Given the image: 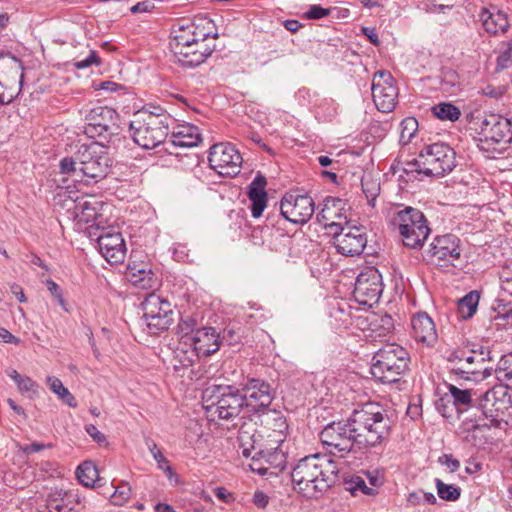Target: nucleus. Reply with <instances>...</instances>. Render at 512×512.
I'll return each instance as SVG.
<instances>
[{"instance_id":"nucleus-58","label":"nucleus","mask_w":512,"mask_h":512,"mask_svg":"<svg viewBox=\"0 0 512 512\" xmlns=\"http://www.w3.org/2000/svg\"><path fill=\"white\" fill-rule=\"evenodd\" d=\"M363 192L366 195V198L369 203L373 202L378 196L379 186L374 182H364L362 181Z\"/></svg>"},{"instance_id":"nucleus-62","label":"nucleus","mask_w":512,"mask_h":512,"mask_svg":"<svg viewBox=\"0 0 512 512\" xmlns=\"http://www.w3.org/2000/svg\"><path fill=\"white\" fill-rule=\"evenodd\" d=\"M46 286H47V289L49 290V292L51 293L52 296H54L57 301L59 302L60 305H64V299H63V295H62V291L59 287V285L54 282L52 279H48L46 281Z\"/></svg>"},{"instance_id":"nucleus-30","label":"nucleus","mask_w":512,"mask_h":512,"mask_svg":"<svg viewBox=\"0 0 512 512\" xmlns=\"http://www.w3.org/2000/svg\"><path fill=\"white\" fill-rule=\"evenodd\" d=\"M176 147H194L201 141L198 127L192 124L177 125L173 128L169 140Z\"/></svg>"},{"instance_id":"nucleus-14","label":"nucleus","mask_w":512,"mask_h":512,"mask_svg":"<svg viewBox=\"0 0 512 512\" xmlns=\"http://www.w3.org/2000/svg\"><path fill=\"white\" fill-rule=\"evenodd\" d=\"M383 292L382 275L373 266L365 267L357 276L353 296L360 305L372 307Z\"/></svg>"},{"instance_id":"nucleus-20","label":"nucleus","mask_w":512,"mask_h":512,"mask_svg":"<svg viewBox=\"0 0 512 512\" xmlns=\"http://www.w3.org/2000/svg\"><path fill=\"white\" fill-rule=\"evenodd\" d=\"M332 235L337 252L344 256H358L367 245V235L363 227L345 226L333 231Z\"/></svg>"},{"instance_id":"nucleus-40","label":"nucleus","mask_w":512,"mask_h":512,"mask_svg":"<svg viewBox=\"0 0 512 512\" xmlns=\"http://www.w3.org/2000/svg\"><path fill=\"white\" fill-rule=\"evenodd\" d=\"M76 475L82 485L93 487L98 477V469L91 461H85L77 467Z\"/></svg>"},{"instance_id":"nucleus-48","label":"nucleus","mask_w":512,"mask_h":512,"mask_svg":"<svg viewBox=\"0 0 512 512\" xmlns=\"http://www.w3.org/2000/svg\"><path fill=\"white\" fill-rule=\"evenodd\" d=\"M421 153H419L418 158H415L411 161H406L402 163V171L407 176L414 177L415 174H424V167L422 162Z\"/></svg>"},{"instance_id":"nucleus-43","label":"nucleus","mask_w":512,"mask_h":512,"mask_svg":"<svg viewBox=\"0 0 512 512\" xmlns=\"http://www.w3.org/2000/svg\"><path fill=\"white\" fill-rule=\"evenodd\" d=\"M435 486L437 489V494L442 500L454 502L457 501L461 496L460 487L452 484H446L439 478L435 479Z\"/></svg>"},{"instance_id":"nucleus-44","label":"nucleus","mask_w":512,"mask_h":512,"mask_svg":"<svg viewBox=\"0 0 512 512\" xmlns=\"http://www.w3.org/2000/svg\"><path fill=\"white\" fill-rule=\"evenodd\" d=\"M512 66V38L508 41L502 42L500 53L496 60V72H501Z\"/></svg>"},{"instance_id":"nucleus-42","label":"nucleus","mask_w":512,"mask_h":512,"mask_svg":"<svg viewBox=\"0 0 512 512\" xmlns=\"http://www.w3.org/2000/svg\"><path fill=\"white\" fill-rule=\"evenodd\" d=\"M433 115L440 120L456 121L459 119L461 112L458 107L451 103H439L432 108Z\"/></svg>"},{"instance_id":"nucleus-5","label":"nucleus","mask_w":512,"mask_h":512,"mask_svg":"<svg viewBox=\"0 0 512 512\" xmlns=\"http://www.w3.org/2000/svg\"><path fill=\"white\" fill-rule=\"evenodd\" d=\"M409 362V353L405 348L395 343L386 344L374 354L371 374L381 383H396L408 371Z\"/></svg>"},{"instance_id":"nucleus-33","label":"nucleus","mask_w":512,"mask_h":512,"mask_svg":"<svg viewBox=\"0 0 512 512\" xmlns=\"http://www.w3.org/2000/svg\"><path fill=\"white\" fill-rule=\"evenodd\" d=\"M127 275L133 285L142 289L152 288L155 282L151 269H146L143 265L129 264Z\"/></svg>"},{"instance_id":"nucleus-46","label":"nucleus","mask_w":512,"mask_h":512,"mask_svg":"<svg viewBox=\"0 0 512 512\" xmlns=\"http://www.w3.org/2000/svg\"><path fill=\"white\" fill-rule=\"evenodd\" d=\"M257 454L261 455L271 467L280 471L285 468V455L277 448L273 452L259 450Z\"/></svg>"},{"instance_id":"nucleus-11","label":"nucleus","mask_w":512,"mask_h":512,"mask_svg":"<svg viewBox=\"0 0 512 512\" xmlns=\"http://www.w3.org/2000/svg\"><path fill=\"white\" fill-rule=\"evenodd\" d=\"M119 114L107 106L91 108L85 115L84 133L89 138L108 139L119 133Z\"/></svg>"},{"instance_id":"nucleus-3","label":"nucleus","mask_w":512,"mask_h":512,"mask_svg":"<svg viewBox=\"0 0 512 512\" xmlns=\"http://www.w3.org/2000/svg\"><path fill=\"white\" fill-rule=\"evenodd\" d=\"M349 419L359 449L380 446L390 435L392 421L384 407L377 402L362 404L351 413Z\"/></svg>"},{"instance_id":"nucleus-28","label":"nucleus","mask_w":512,"mask_h":512,"mask_svg":"<svg viewBox=\"0 0 512 512\" xmlns=\"http://www.w3.org/2000/svg\"><path fill=\"white\" fill-rule=\"evenodd\" d=\"M412 336L417 342L428 346L433 345L437 339L435 324L425 312H419L411 319Z\"/></svg>"},{"instance_id":"nucleus-60","label":"nucleus","mask_w":512,"mask_h":512,"mask_svg":"<svg viewBox=\"0 0 512 512\" xmlns=\"http://www.w3.org/2000/svg\"><path fill=\"white\" fill-rule=\"evenodd\" d=\"M16 385L21 393L35 391L36 387V383L28 376H22Z\"/></svg>"},{"instance_id":"nucleus-1","label":"nucleus","mask_w":512,"mask_h":512,"mask_svg":"<svg viewBox=\"0 0 512 512\" xmlns=\"http://www.w3.org/2000/svg\"><path fill=\"white\" fill-rule=\"evenodd\" d=\"M290 474L294 490L313 499L320 497L336 482L338 466L330 456L313 454L300 459Z\"/></svg>"},{"instance_id":"nucleus-15","label":"nucleus","mask_w":512,"mask_h":512,"mask_svg":"<svg viewBox=\"0 0 512 512\" xmlns=\"http://www.w3.org/2000/svg\"><path fill=\"white\" fill-rule=\"evenodd\" d=\"M242 156L230 143L214 144L208 155L210 167L221 176L234 177L241 171Z\"/></svg>"},{"instance_id":"nucleus-55","label":"nucleus","mask_w":512,"mask_h":512,"mask_svg":"<svg viewBox=\"0 0 512 512\" xmlns=\"http://www.w3.org/2000/svg\"><path fill=\"white\" fill-rule=\"evenodd\" d=\"M458 76L456 72L452 70L443 71L442 77V89L445 91H449L451 88H454L458 85Z\"/></svg>"},{"instance_id":"nucleus-37","label":"nucleus","mask_w":512,"mask_h":512,"mask_svg":"<svg viewBox=\"0 0 512 512\" xmlns=\"http://www.w3.org/2000/svg\"><path fill=\"white\" fill-rule=\"evenodd\" d=\"M47 384L50 390L58 396V398L71 408L77 407V401L72 393L63 385L62 381L57 377H47Z\"/></svg>"},{"instance_id":"nucleus-10","label":"nucleus","mask_w":512,"mask_h":512,"mask_svg":"<svg viewBox=\"0 0 512 512\" xmlns=\"http://www.w3.org/2000/svg\"><path fill=\"white\" fill-rule=\"evenodd\" d=\"M425 176H444L456 166L455 151L445 143H433L421 150Z\"/></svg>"},{"instance_id":"nucleus-16","label":"nucleus","mask_w":512,"mask_h":512,"mask_svg":"<svg viewBox=\"0 0 512 512\" xmlns=\"http://www.w3.org/2000/svg\"><path fill=\"white\" fill-rule=\"evenodd\" d=\"M319 437L323 445L336 450L341 456L351 452L356 446V435L352 431L349 418L346 421L329 423Z\"/></svg>"},{"instance_id":"nucleus-34","label":"nucleus","mask_w":512,"mask_h":512,"mask_svg":"<svg viewBox=\"0 0 512 512\" xmlns=\"http://www.w3.org/2000/svg\"><path fill=\"white\" fill-rule=\"evenodd\" d=\"M258 416L261 418V423L274 432L283 434L288 428L286 418L279 410L268 407Z\"/></svg>"},{"instance_id":"nucleus-32","label":"nucleus","mask_w":512,"mask_h":512,"mask_svg":"<svg viewBox=\"0 0 512 512\" xmlns=\"http://www.w3.org/2000/svg\"><path fill=\"white\" fill-rule=\"evenodd\" d=\"M486 360H488V361L492 360V358L490 356V351H484L483 348H481L479 351L472 350L470 355L464 354V358H463L464 363L459 366L453 367L452 371L454 372L455 375H457L463 379L470 380L471 379L470 375H476V374L480 373V370H478L476 368L475 369L471 368L470 365L475 364V363L476 364L484 363Z\"/></svg>"},{"instance_id":"nucleus-39","label":"nucleus","mask_w":512,"mask_h":512,"mask_svg":"<svg viewBox=\"0 0 512 512\" xmlns=\"http://www.w3.org/2000/svg\"><path fill=\"white\" fill-rule=\"evenodd\" d=\"M98 202L97 201H79L75 204V214L80 221L86 223L94 221L98 216Z\"/></svg>"},{"instance_id":"nucleus-4","label":"nucleus","mask_w":512,"mask_h":512,"mask_svg":"<svg viewBox=\"0 0 512 512\" xmlns=\"http://www.w3.org/2000/svg\"><path fill=\"white\" fill-rule=\"evenodd\" d=\"M202 405L212 421L230 420L238 417L245 408V399L235 386L213 384L203 390Z\"/></svg>"},{"instance_id":"nucleus-29","label":"nucleus","mask_w":512,"mask_h":512,"mask_svg":"<svg viewBox=\"0 0 512 512\" xmlns=\"http://www.w3.org/2000/svg\"><path fill=\"white\" fill-rule=\"evenodd\" d=\"M78 502L79 499L76 493L56 489L49 493L46 507L48 512H78L75 508Z\"/></svg>"},{"instance_id":"nucleus-41","label":"nucleus","mask_w":512,"mask_h":512,"mask_svg":"<svg viewBox=\"0 0 512 512\" xmlns=\"http://www.w3.org/2000/svg\"><path fill=\"white\" fill-rule=\"evenodd\" d=\"M496 378L504 386H512V353L504 355L495 369Z\"/></svg>"},{"instance_id":"nucleus-26","label":"nucleus","mask_w":512,"mask_h":512,"mask_svg":"<svg viewBox=\"0 0 512 512\" xmlns=\"http://www.w3.org/2000/svg\"><path fill=\"white\" fill-rule=\"evenodd\" d=\"M193 349L199 357H207L220 348L219 335L213 327L197 329L192 337Z\"/></svg>"},{"instance_id":"nucleus-51","label":"nucleus","mask_w":512,"mask_h":512,"mask_svg":"<svg viewBox=\"0 0 512 512\" xmlns=\"http://www.w3.org/2000/svg\"><path fill=\"white\" fill-rule=\"evenodd\" d=\"M131 496V488L128 485H121L112 494V502L115 505L124 504Z\"/></svg>"},{"instance_id":"nucleus-64","label":"nucleus","mask_w":512,"mask_h":512,"mask_svg":"<svg viewBox=\"0 0 512 512\" xmlns=\"http://www.w3.org/2000/svg\"><path fill=\"white\" fill-rule=\"evenodd\" d=\"M298 95H299V97L307 99L308 102L310 104L314 105V106L319 105L320 99H319L318 95L315 92L312 93L308 89H300L298 91Z\"/></svg>"},{"instance_id":"nucleus-8","label":"nucleus","mask_w":512,"mask_h":512,"mask_svg":"<svg viewBox=\"0 0 512 512\" xmlns=\"http://www.w3.org/2000/svg\"><path fill=\"white\" fill-rule=\"evenodd\" d=\"M477 406L486 418L499 424L512 418V392L509 387L496 385L477 398Z\"/></svg>"},{"instance_id":"nucleus-49","label":"nucleus","mask_w":512,"mask_h":512,"mask_svg":"<svg viewBox=\"0 0 512 512\" xmlns=\"http://www.w3.org/2000/svg\"><path fill=\"white\" fill-rule=\"evenodd\" d=\"M418 127L417 120L413 117L405 118L401 122V140L408 142L414 136Z\"/></svg>"},{"instance_id":"nucleus-19","label":"nucleus","mask_w":512,"mask_h":512,"mask_svg":"<svg viewBox=\"0 0 512 512\" xmlns=\"http://www.w3.org/2000/svg\"><path fill=\"white\" fill-rule=\"evenodd\" d=\"M372 97L376 108L383 113L392 112L397 104L398 89L390 73L378 71L372 82Z\"/></svg>"},{"instance_id":"nucleus-13","label":"nucleus","mask_w":512,"mask_h":512,"mask_svg":"<svg viewBox=\"0 0 512 512\" xmlns=\"http://www.w3.org/2000/svg\"><path fill=\"white\" fill-rule=\"evenodd\" d=\"M241 387L245 408L253 414L267 410L275 398V389L263 379L248 377Z\"/></svg>"},{"instance_id":"nucleus-50","label":"nucleus","mask_w":512,"mask_h":512,"mask_svg":"<svg viewBox=\"0 0 512 512\" xmlns=\"http://www.w3.org/2000/svg\"><path fill=\"white\" fill-rule=\"evenodd\" d=\"M153 458L157 463L158 469L162 470L169 480H172V478L176 476L168 459L162 452H157Z\"/></svg>"},{"instance_id":"nucleus-36","label":"nucleus","mask_w":512,"mask_h":512,"mask_svg":"<svg viewBox=\"0 0 512 512\" xmlns=\"http://www.w3.org/2000/svg\"><path fill=\"white\" fill-rule=\"evenodd\" d=\"M237 439L239 446L242 449L243 456L250 457L252 451L256 448L255 429L253 428V425L247 423L241 425Z\"/></svg>"},{"instance_id":"nucleus-12","label":"nucleus","mask_w":512,"mask_h":512,"mask_svg":"<svg viewBox=\"0 0 512 512\" xmlns=\"http://www.w3.org/2000/svg\"><path fill=\"white\" fill-rule=\"evenodd\" d=\"M143 318L151 334H158L172 324V308L168 300L156 293L148 294L141 303Z\"/></svg>"},{"instance_id":"nucleus-23","label":"nucleus","mask_w":512,"mask_h":512,"mask_svg":"<svg viewBox=\"0 0 512 512\" xmlns=\"http://www.w3.org/2000/svg\"><path fill=\"white\" fill-rule=\"evenodd\" d=\"M172 41L170 43L173 53H182L183 48L196 40H209L210 33L198 30L194 23H177L172 29Z\"/></svg>"},{"instance_id":"nucleus-17","label":"nucleus","mask_w":512,"mask_h":512,"mask_svg":"<svg viewBox=\"0 0 512 512\" xmlns=\"http://www.w3.org/2000/svg\"><path fill=\"white\" fill-rule=\"evenodd\" d=\"M461 240L458 236L448 233L436 236L427 251L430 261L440 267L454 266L461 257Z\"/></svg>"},{"instance_id":"nucleus-31","label":"nucleus","mask_w":512,"mask_h":512,"mask_svg":"<svg viewBox=\"0 0 512 512\" xmlns=\"http://www.w3.org/2000/svg\"><path fill=\"white\" fill-rule=\"evenodd\" d=\"M24 67L22 62L10 53H0V73L7 77V81H13L21 91L24 80Z\"/></svg>"},{"instance_id":"nucleus-18","label":"nucleus","mask_w":512,"mask_h":512,"mask_svg":"<svg viewBox=\"0 0 512 512\" xmlns=\"http://www.w3.org/2000/svg\"><path fill=\"white\" fill-rule=\"evenodd\" d=\"M315 212V203L311 196L287 193L281 200L280 213L294 224H304Z\"/></svg>"},{"instance_id":"nucleus-53","label":"nucleus","mask_w":512,"mask_h":512,"mask_svg":"<svg viewBox=\"0 0 512 512\" xmlns=\"http://www.w3.org/2000/svg\"><path fill=\"white\" fill-rule=\"evenodd\" d=\"M93 64H96V65L100 64V59L97 55V52L94 50H90L89 55L85 59L74 60V62H73V66L76 69H85V68L90 67Z\"/></svg>"},{"instance_id":"nucleus-59","label":"nucleus","mask_w":512,"mask_h":512,"mask_svg":"<svg viewBox=\"0 0 512 512\" xmlns=\"http://www.w3.org/2000/svg\"><path fill=\"white\" fill-rule=\"evenodd\" d=\"M155 8V4L153 0H145L136 3L130 8L132 14L150 12Z\"/></svg>"},{"instance_id":"nucleus-61","label":"nucleus","mask_w":512,"mask_h":512,"mask_svg":"<svg viewBox=\"0 0 512 512\" xmlns=\"http://www.w3.org/2000/svg\"><path fill=\"white\" fill-rule=\"evenodd\" d=\"M85 430L87 434L98 444L101 445L106 443V436L102 432H100L95 425H86Z\"/></svg>"},{"instance_id":"nucleus-54","label":"nucleus","mask_w":512,"mask_h":512,"mask_svg":"<svg viewBox=\"0 0 512 512\" xmlns=\"http://www.w3.org/2000/svg\"><path fill=\"white\" fill-rule=\"evenodd\" d=\"M330 13L331 10L329 8H324L320 5H311L304 15L307 19H322L327 17Z\"/></svg>"},{"instance_id":"nucleus-6","label":"nucleus","mask_w":512,"mask_h":512,"mask_svg":"<svg viewBox=\"0 0 512 512\" xmlns=\"http://www.w3.org/2000/svg\"><path fill=\"white\" fill-rule=\"evenodd\" d=\"M394 224L399 230L403 244L412 249L421 248L431 231L424 214L413 207H405L398 211Z\"/></svg>"},{"instance_id":"nucleus-24","label":"nucleus","mask_w":512,"mask_h":512,"mask_svg":"<svg viewBox=\"0 0 512 512\" xmlns=\"http://www.w3.org/2000/svg\"><path fill=\"white\" fill-rule=\"evenodd\" d=\"M207 41L208 40H196L186 45L182 53H174L178 62L181 63L182 66L189 68L197 67L202 64L207 57L212 54L215 47V45L210 46Z\"/></svg>"},{"instance_id":"nucleus-38","label":"nucleus","mask_w":512,"mask_h":512,"mask_svg":"<svg viewBox=\"0 0 512 512\" xmlns=\"http://www.w3.org/2000/svg\"><path fill=\"white\" fill-rule=\"evenodd\" d=\"M479 294L476 291H471L462 297L457 303V311L462 319L471 318L478 306Z\"/></svg>"},{"instance_id":"nucleus-9","label":"nucleus","mask_w":512,"mask_h":512,"mask_svg":"<svg viewBox=\"0 0 512 512\" xmlns=\"http://www.w3.org/2000/svg\"><path fill=\"white\" fill-rule=\"evenodd\" d=\"M476 131L479 135L478 147L480 150L490 152L492 145L508 143L512 140V125L509 119L498 115L489 114L478 119Z\"/></svg>"},{"instance_id":"nucleus-52","label":"nucleus","mask_w":512,"mask_h":512,"mask_svg":"<svg viewBox=\"0 0 512 512\" xmlns=\"http://www.w3.org/2000/svg\"><path fill=\"white\" fill-rule=\"evenodd\" d=\"M436 408L444 417H449L453 411L452 401L448 393H445L436 401Z\"/></svg>"},{"instance_id":"nucleus-7","label":"nucleus","mask_w":512,"mask_h":512,"mask_svg":"<svg viewBox=\"0 0 512 512\" xmlns=\"http://www.w3.org/2000/svg\"><path fill=\"white\" fill-rule=\"evenodd\" d=\"M162 121L145 113H135L129 124L133 141L143 149H153L162 144L169 134V128L163 126Z\"/></svg>"},{"instance_id":"nucleus-45","label":"nucleus","mask_w":512,"mask_h":512,"mask_svg":"<svg viewBox=\"0 0 512 512\" xmlns=\"http://www.w3.org/2000/svg\"><path fill=\"white\" fill-rule=\"evenodd\" d=\"M346 489L355 495L357 492H361L365 495H373L375 490L372 487L366 485V482L362 476L352 475L350 478L345 480Z\"/></svg>"},{"instance_id":"nucleus-35","label":"nucleus","mask_w":512,"mask_h":512,"mask_svg":"<svg viewBox=\"0 0 512 512\" xmlns=\"http://www.w3.org/2000/svg\"><path fill=\"white\" fill-rule=\"evenodd\" d=\"M447 387L449 390V398L452 401V406H454L457 411L466 410L471 406L473 396L476 395L475 392L473 393L472 390L469 389H460L452 384H448Z\"/></svg>"},{"instance_id":"nucleus-57","label":"nucleus","mask_w":512,"mask_h":512,"mask_svg":"<svg viewBox=\"0 0 512 512\" xmlns=\"http://www.w3.org/2000/svg\"><path fill=\"white\" fill-rule=\"evenodd\" d=\"M438 462L445 465L451 473L456 472L460 468V461L454 458L452 454H443L438 458Z\"/></svg>"},{"instance_id":"nucleus-2","label":"nucleus","mask_w":512,"mask_h":512,"mask_svg":"<svg viewBox=\"0 0 512 512\" xmlns=\"http://www.w3.org/2000/svg\"><path fill=\"white\" fill-rule=\"evenodd\" d=\"M111 166L107 147L97 141L81 144L72 156L64 157L59 163L61 174L87 183L105 178Z\"/></svg>"},{"instance_id":"nucleus-56","label":"nucleus","mask_w":512,"mask_h":512,"mask_svg":"<svg viewBox=\"0 0 512 512\" xmlns=\"http://www.w3.org/2000/svg\"><path fill=\"white\" fill-rule=\"evenodd\" d=\"M195 327H196V321H195V319H193L190 316L181 318L180 322L178 323V330L184 336H187L190 333L194 332Z\"/></svg>"},{"instance_id":"nucleus-63","label":"nucleus","mask_w":512,"mask_h":512,"mask_svg":"<svg viewBox=\"0 0 512 512\" xmlns=\"http://www.w3.org/2000/svg\"><path fill=\"white\" fill-rule=\"evenodd\" d=\"M252 502L256 507L264 509L269 503V497L263 491L257 490L253 495Z\"/></svg>"},{"instance_id":"nucleus-47","label":"nucleus","mask_w":512,"mask_h":512,"mask_svg":"<svg viewBox=\"0 0 512 512\" xmlns=\"http://www.w3.org/2000/svg\"><path fill=\"white\" fill-rule=\"evenodd\" d=\"M136 113H145L149 116H154V118L162 119L163 126L170 127L171 122H173V118L160 106H149L145 107Z\"/></svg>"},{"instance_id":"nucleus-22","label":"nucleus","mask_w":512,"mask_h":512,"mask_svg":"<svg viewBox=\"0 0 512 512\" xmlns=\"http://www.w3.org/2000/svg\"><path fill=\"white\" fill-rule=\"evenodd\" d=\"M98 248L102 256L112 264L122 263L126 256V245L120 232L107 231L98 237Z\"/></svg>"},{"instance_id":"nucleus-25","label":"nucleus","mask_w":512,"mask_h":512,"mask_svg":"<svg viewBox=\"0 0 512 512\" xmlns=\"http://www.w3.org/2000/svg\"><path fill=\"white\" fill-rule=\"evenodd\" d=\"M479 19L484 30L491 35L505 33L509 27L507 13L495 5L482 7L479 12Z\"/></svg>"},{"instance_id":"nucleus-27","label":"nucleus","mask_w":512,"mask_h":512,"mask_svg":"<svg viewBox=\"0 0 512 512\" xmlns=\"http://www.w3.org/2000/svg\"><path fill=\"white\" fill-rule=\"evenodd\" d=\"M267 185L266 178L263 175H257L248 186L247 196L250 201V211L253 218L262 216L267 207L268 195L265 190Z\"/></svg>"},{"instance_id":"nucleus-21","label":"nucleus","mask_w":512,"mask_h":512,"mask_svg":"<svg viewBox=\"0 0 512 512\" xmlns=\"http://www.w3.org/2000/svg\"><path fill=\"white\" fill-rule=\"evenodd\" d=\"M346 202L340 198L328 197L324 200L323 208L318 213V221L326 229L333 231L340 230L345 226H350L345 214Z\"/></svg>"}]
</instances>
